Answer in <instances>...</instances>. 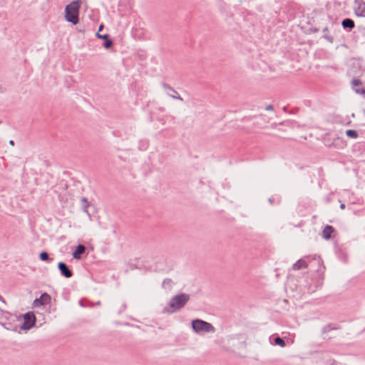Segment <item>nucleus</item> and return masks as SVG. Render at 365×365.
Instances as JSON below:
<instances>
[{
	"label": "nucleus",
	"mask_w": 365,
	"mask_h": 365,
	"mask_svg": "<svg viewBox=\"0 0 365 365\" xmlns=\"http://www.w3.org/2000/svg\"><path fill=\"white\" fill-rule=\"evenodd\" d=\"M80 6V1H75L66 6L65 18L68 22L73 24H78Z\"/></svg>",
	"instance_id": "obj_1"
},
{
	"label": "nucleus",
	"mask_w": 365,
	"mask_h": 365,
	"mask_svg": "<svg viewBox=\"0 0 365 365\" xmlns=\"http://www.w3.org/2000/svg\"><path fill=\"white\" fill-rule=\"evenodd\" d=\"M192 327L197 333H209L215 331V327L210 323L201 319H195L192 322Z\"/></svg>",
	"instance_id": "obj_2"
},
{
	"label": "nucleus",
	"mask_w": 365,
	"mask_h": 365,
	"mask_svg": "<svg viewBox=\"0 0 365 365\" xmlns=\"http://www.w3.org/2000/svg\"><path fill=\"white\" fill-rule=\"evenodd\" d=\"M189 300V295L182 294L173 297L170 301V306L173 311L178 310L182 307Z\"/></svg>",
	"instance_id": "obj_3"
},
{
	"label": "nucleus",
	"mask_w": 365,
	"mask_h": 365,
	"mask_svg": "<svg viewBox=\"0 0 365 365\" xmlns=\"http://www.w3.org/2000/svg\"><path fill=\"white\" fill-rule=\"evenodd\" d=\"M35 321H36V317H35V315L34 314V313H32V312L26 313L24 316V324L21 327V328L22 329H25V330L29 329L34 325Z\"/></svg>",
	"instance_id": "obj_4"
},
{
	"label": "nucleus",
	"mask_w": 365,
	"mask_h": 365,
	"mask_svg": "<svg viewBox=\"0 0 365 365\" xmlns=\"http://www.w3.org/2000/svg\"><path fill=\"white\" fill-rule=\"evenodd\" d=\"M51 302V297L47 293H43L38 299L34 301L33 306L39 307L41 306L48 304Z\"/></svg>",
	"instance_id": "obj_5"
},
{
	"label": "nucleus",
	"mask_w": 365,
	"mask_h": 365,
	"mask_svg": "<svg viewBox=\"0 0 365 365\" xmlns=\"http://www.w3.org/2000/svg\"><path fill=\"white\" fill-rule=\"evenodd\" d=\"M354 10L357 16L365 17V2L363 0H356Z\"/></svg>",
	"instance_id": "obj_6"
},
{
	"label": "nucleus",
	"mask_w": 365,
	"mask_h": 365,
	"mask_svg": "<svg viewBox=\"0 0 365 365\" xmlns=\"http://www.w3.org/2000/svg\"><path fill=\"white\" fill-rule=\"evenodd\" d=\"M58 267L61 274L65 277L69 278L72 276V272L68 269L65 263L59 262Z\"/></svg>",
	"instance_id": "obj_7"
},
{
	"label": "nucleus",
	"mask_w": 365,
	"mask_h": 365,
	"mask_svg": "<svg viewBox=\"0 0 365 365\" xmlns=\"http://www.w3.org/2000/svg\"><path fill=\"white\" fill-rule=\"evenodd\" d=\"M334 232V228L330 225H327L322 231V237L325 240H329L331 237V235Z\"/></svg>",
	"instance_id": "obj_8"
},
{
	"label": "nucleus",
	"mask_w": 365,
	"mask_h": 365,
	"mask_svg": "<svg viewBox=\"0 0 365 365\" xmlns=\"http://www.w3.org/2000/svg\"><path fill=\"white\" fill-rule=\"evenodd\" d=\"M308 266L307 262L304 259H299L292 266L294 270H299L301 269L307 268Z\"/></svg>",
	"instance_id": "obj_9"
},
{
	"label": "nucleus",
	"mask_w": 365,
	"mask_h": 365,
	"mask_svg": "<svg viewBox=\"0 0 365 365\" xmlns=\"http://www.w3.org/2000/svg\"><path fill=\"white\" fill-rule=\"evenodd\" d=\"M85 250H86V248H85V247L83 245H78L76 247V249L74 251V252L73 253V258L77 259H80L81 258V255L83 253H84Z\"/></svg>",
	"instance_id": "obj_10"
},
{
	"label": "nucleus",
	"mask_w": 365,
	"mask_h": 365,
	"mask_svg": "<svg viewBox=\"0 0 365 365\" xmlns=\"http://www.w3.org/2000/svg\"><path fill=\"white\" fill-rule=\"evenodd\" d=\"M344 28L352 29L354 27V22L350 19H346L342 21Z\"/></svg>",
	"instance_id": "obj_11"
},
{
	"label": "nucleus",
	"mask_w": 365,
	"mask_h": 365,
	"mask_svg": "<svg viewBox=\"0 0 365 365\" xmlns=\"http://www.w3.org/2000/svg\"><path fill=\"white\" fill-rule=\"evenodd\" d=\"M346 134L347 136L351 138H356L358 136L356 131L354 130H347L346 131Z\"/></svg>",
	"instance_id": "obj_12"
},
{
	"label": "nucleus",
	"mask_w": 365,
	"mask_h": 365,
	"mask_svg": "<svg viewBox=\"0 0 365 365\" xmlns=\"http://www.w3.org/2000/svg\"><path fill=\"white\" fill-rule=\"evenodd\" d=\"M274 342L277 345H278L281 347H284L286 345L284 341L282 339H281L280 337H276L274 339Z\"/></svg>",
	"instance_id": "obj_13"
},
{
	"label": "nucleus",
	"mask_w": 365,
	"mask_h": 365,
	"mask_svg": "<svg viewBox=\"0 0 365 365\" xmlns=\"http://www.w3.org/2000/svg\"><path fill=\"white\" fill-rule=\"evenodd\" d=\"M39 257L43 261H46V260L48 259V255L45 252H41L40 255H39Z\"/></svg>",
	"instance_id": "obj_14"
},
{
	"label": "nucleus",
	"mask_w": 365,
	"mask_h": 365,
	"mask_svg": "<svg viewBox=\"0 0 365 365\" xmlns=\"http://www.w3.org/2000/svg\"><path fill=\"white\" fill-rule=\"evenodd\" d=\"M352 84L354 86H359L361 85V81L360 80H359V79H354L352 81Z\"/></svg>",
	"instance_id": "obj_15"
},
{
	"label": "nucleus",
	"mask_w": 365,
	"mask_h": 365,
	"mask_svg": "<svg viewBox=\"0 0 365 365\" xmlns=\"http://www.w3.org/2000/svg\"><path fill=\"white\" fill-rule=\"evenodd\" d=\"M112 45V41L109 39L106 40V43L104 44V46L106 48H109Z\"/></svg>",
	"instance_id": "obj_16"
},
{
	"label": "nucleus",
	"mask_w": 365,
	"mask_h": 365,
	"mask_svg": "<svg viewBox=\"0 0 365 365\" xmlns=\"http://www.w3.org/2000/svg\"><path fill=\"white\" fill-rule=\"evenodd\" d=\"M97 36L100 38L107 40L108 39V35L107 34H100L99 33L96 34Z\"/></svg>",
	"instance_id": "obj_17"
},
{
	"label": "nucleus",
	"mask_w": 365,
	"mask_h": 365,
	"mask_svg": "<svg viewBox=\"0 0 365 365\" xmlns=\"http://www.w3.org/2000/svg\"><path fill=\"white\" fill-rule=\"evenodd\" d=\"M356 92L358 93L365 94V89L364 88L356 89Z\"/></svg>",
	"instance_id": "obj_18"
},
{
	"label": "nucleus",
	"mask_w": 365,
	"mask_h": 365,
	"mask_svg": "<svg viewBox=\"0 0 365 365\" xmlns=\"http://www.w3.org/2000/svg\"><path fill=\"white\" fill-rule=\"evenodd\" d=\"M266 110H273V107H272V106H271V105H268V106H266Z\"/></svg>",
	"instance_id": "obj_19"
},
{
	"label": "nucleus",
	"mask_w": 365,
	"mask_h": 365,
	"mask_svg": "<svg viewBox=\"0 0 365 365\" xmlns=\"http://www.w3.org/2000/svg\"><path fill=\"white\" fill-rule=\"evenodd\" d=\"M9 144L11 145H14V142L13 140H10L9 141Z\"/></svg>",
	"instance_id": "obj_20"
},
{
	"label": "nucleus",
	"mask_w": 365,
	"mask_h": 365,
	"mask_svg": "<svg viewBox=\"0 0 365 365\" xmlns=\"http://www.w3.org/2000/svg\"><path fill=\"white\" fill-rule=\"evenodd\" d=\"M103 27V25H101V26H99V31L102 30Z\"/></svg>",
	"instance_id": "obj_21"
},
{
	"label": "nucleus",
	"mask_w": 365,
	"mask_h": 365,
	"mask_svg": "<svg viewBox=\"0 0 365 365\" xmlns=\"http://www.w3.org/2000/svg\"><path fill=\"white\" fill-rule=\"evenodd\" d=\"M344 207H345V205L344 204L341 205V209H344Z\"/></svg>",
	"instance_id": "obj_22"
}]
</instances>
